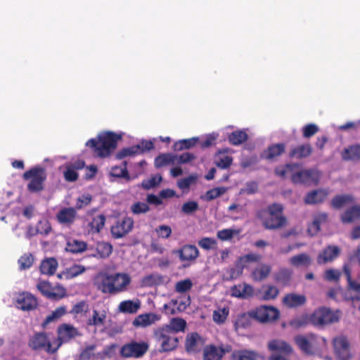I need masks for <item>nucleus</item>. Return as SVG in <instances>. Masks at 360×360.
<instances>
[{"instance_id": "obj_1", "label": "nucleus", "mask_w": 360, "mask_h": 360, "mask_svg": "<svg viewBox=\"0 0 360 360\" xmlns=\"http://www.w3.org/2000/svg\"><path fill=\"white\" fill-rule=\"evenodd\" d=\"M283 206L279 203H272L266 208L257 211L256 217L267 230H276L285 226L286 218L283 214Z\"/></svg>"}, {"instance_id": "obj_2", "label": "nucleus", "mask_w": 360, "mask_h": 360, "mask_svg": "<svg viewBox=\"0 0 360 360\" xmlns=\"http://www.w3.org/2000/svg\"><path fill=\"white\" fill-rule=\"evenodd\" d=\"M130 283L131 278L126 273H105L99 276L96 284L103 293L116 295L125 291Z\"/></svg>"}, {"instance_id": "obj_3", "label": "nucleus", "mask_w": 360, "mask_h": 360, "mask_svg": "<svg viewBox=\"0 0 360 360\" xmlns=\"http://www.w3.org/2000/svg\"><path fill=\"white\" fill-rule=\"evenodd\" d=\"M122 139V136L112 131H107L98 135L97 139H91L86 146L89 147L94 155L99 158H107L117 148V141Z\"/></svg>"}, {"instance_id": "obj_4", "label": "nucleus", "mask_w": 360, "mask_h": 360, "mask_svg": "<svg viewBox=\"0 0 360 360\" xmlns=\"http://www.w3.org/2000/svg\"><path fill=\"white\" fill-rule=\"evenodd\" d=\"M22 178L29 180L27 190L30 193H38L44 190V183L46 179V169L40 166L32 167L26 171Z\"/></svg>"}, {"instance_id": "obj_5", "label": "nucleus", "mask_w": 360, "mask_h": 360, "mask_svg": "<svg viewBox=\"0 0 360 360\" xmlns=\"http://www.w3.org/2000/svg\"><path fill=\"white\" fill-rule=\"evenodd\" d=\"M340 314L339 310L333 311L328 307H321L311 314L309 319L314 326H323L338 323L340 318Z\"/></svg>"}, {"instance_id": "obj_6", "label": "nucleus", "mask_w": 360, "mask_h": 360, "mask_svg": "<svg viewBox=\"0 0 360 360\" xmlns=\"http://www.w3.org/2000/svg\"><path fill=\"white\" fill-rule=\"evenodd\" d=\"M148 349L149 344L147 342L132 340L120 347V356L123 359H140Z\"/></svg>"}, {"instance_id": "obj_7", "label": "nucleus", "mask_w": 360, "mask_h": 360, "mask_svg": "<svg viewBox=\"0 0 360 360\" xmlns=\"http://www.w3.org/2000/svg\"><path fill=\"white\" fill-rule=\"evenodd\" d=\"M153 335L160 344V352H172L178 347L179 338L174 337L167 328L159 327L154 330Z\"/></svg>"}, {"instance_id": "obj_8", "label": "nucleus", "mask_w": 360, "mask_h": 360, "mask_svg": "<svg viewBox=\"0 0 360 360\" xmlns=\"http://www.w3.org/2000/svg\"><path fill=\"white\" fill-rule=\"evenodd\" d=\"M253 319L260 323L276 321L280 316L279 310L273 306L261 305L251 310Z\"/></svg>"}, {"instance_id": "obj_9", "label": "nucleus", "mask_w": 360, "mask_h": 360, "mask_svg": "<svg viewBox=\"0 0 360 360\" xmlns=\"http://www.w3.org/2000/svg\"><path fill=\"white\" fill-rule=\"evenodd\" d=\"M37 288L44 296L50 300H59L66 295V290L63 287H53L47 281H39Z\"/></svg>"}, {"instance_id": "obj_10", "label": "nucleus", "mask_w": 360, "mask_h": 360, "mask_svg": "<svg viewBox=\"0 0 360 360\" xmlns=\"http://www.w3.org/2000/svg\"><path fill=\"white\" fill-rule=\"evenodd\" d=\"M60 345L61 342H58L57 347L53 348L51 343L44 333H36L30 341V346L34 350L44 349L46 352L50 354L56 352Z\"/></svg>"}, {"instance_id": "obj_11", "label": "nucleus", "mask_w": 360, "mask_h": 360, "mask_svg": "<svg viewBox=\"0 0 360 360\" xmlns=\"http://www.w3.org/2000/svg\"><path fill=\"white\" fill-rule=\"evenodd\" d=\"M134 227V220L129 217H124L117 220L111 227V233L115 238H120L129 233Z\"/></svg>"}, {"instance_id": "obj_12", "label": "nucleus", "mask_w": 360, "mask_h": 360, "mask_svg": "<svg viewBox=\"0 0 360 360\" xmlns=\"http://www.w3.org/2000/svg\"><path fill=\"white\" fill-rule=\"evenodd\" d=\"M333 348L336 355L341 360H349L351 359L350 345L347 338L345 335H340L333 339Z\"/></svg>"}, {"instance_id": "obj_13", "label": "nucleus", "mask_w": 360, "mask_h": 360, "mask_svg": "<svg viewBox=\"0 0 360 360\" xmlns=\"http://www.w3.org/2000/svg\"><path fill=\"white\" fill-rule=\"evenodd\" d=\"M205 341L198 333H188L184 343L186 351L189 354L199 353L204 347Z\"/></svg>"}, {"instance_id": "obj_14", "label": "nucleus", "mask_w": 360, "mask_h": 360, "mask_svg": "<svg viewBox=\"0 0 360 360\" xmlns=\"http://www.w3.org/2000/svg\"><path fill=\"white\" fill-rule=\"evenodd\" d=\"M319 179V174L317 171L309 169L297 172L291 176V181L294 184H309L317 183Z\"/></svg>"}, {"instance_id": "obj_15", "label": "nucleus", "mask_w": 360, "mask_h": 360, "mask_svg": "<svg viewBox=\"0 0 360 360\" xmlns=\"http://www.w3.org/2000/svg\"><path fill=\"white\" fill-rule=\"evenodd\" d=\"M17 307L22 311H32L38 306L37 299L28 292L20 293L16 299Z\"/></svg>"}, {"instance_id": "obj_16", "label": "nucleus", "mask_w": 360, "mask_h": 360, "mask_svg": "<svg viewBox=\"0 0 360 360\" xmlns=\"http://www.w3.org/2000/svg\"><path fill=\"white\" fill-rule=\"evenodd\" d=\"M77 217V211L73 207H63L56 214L58 222L65 226L71 227Z\"/></svg>"}, {"instance_id": "obj_17", "label": "nucleus", "mask_w": 360, "mask_h": 360, "mask_svg": "<svg viewBox=\"0 0 360 360\" xmlns=\"http://www.w3.org/2000/svg\"><path fill=\"white\" fill-rule=\"evenodd\" d=\"M313 152V148L309 143L292 146L289 150L288 156L291 159L302 160L309 157Z\"/></svg>"}, {"instance_id": "obj_18", "label": "nucleus", "mask_w": 360, "mask_h": 360, "mask_svg": "<svg viewBox=\"0 0 360 360\" xmlns=\"http://www.w3.org/2000/svg\"><path fill=\"white\" fill-rule=\"evenodd\" d=\"M231 347H217L214 345H207L204 348L203 360H221L223 356L230 352Z\"/></svg>"}, {"instance_id": "obj_19", "label": "nucleus", "mask_w": 360, "mask_h": 360, "mask_svg": "<svg viewBox=\"0 0 360 360\" xmlns=\"http://www.w3.org/2000/svg\"><path fill=\"white\" fill-rule=\"evenodd\" d=\"M79 335L77 328L72 325L63 323L58 328V340L59 342H67Z\"/></svg>"}, {"instance_id": "obj_20", "label": "nucleus", "mask_w": 360, "mask_h": 360, "mask_svg": "<svg viewBox=\"0 0 360 360\" xmlns=\"http://www.w3.org/2000/svg\"><path fill=\"white\" fill-rule=\"evenodd\" d=\"M315 339V335L311 333L308 334L307 336L297 335L294 338L295 344L302 352L307 354L313 353L312 342L314 341Z\"/></svg>"}, {"instance_id": "obj_21", "label": "nucleus", "mask_w": 360, "mask_h": 360, "mask_svg": "<svg viewBox=\"0 0 360 360\" xmlns=\"http://www.w3.org/2000/svg\"><path fill=\"white\" fill-rule=\"evenodd\" d=\"M340 253L338 246L328 245L319 255L317 262L319 264H326L337 258Z\"/></svg>"}, {"instance_id": "obj_22", "label": "nucleus", "mask_w": 360, "mask_h": 360, "mask_svg": "<svg viewBox=\"0 0 360 360\" xmlns=\"http://www.w3.org/2000/svg\"><path fill=\"white\" fill-rule=\"evenodd\" d=\"M253 287L246 283L235 285L231 288V295L235 297L247 299L253 296Z\"/></svg>"}, {"instance_id": "obj_23", "label": "nucleus", "mask_w": 360, "mask_h": 360, "mask_svg": "<svg viewBox=\"0 0 360 360\" xmlns=\"http://www.w3.org/2000/svg\"><path fill=\"white\" fill-rule=\"evenodd\" d=\"M181 262H192L199 256V251L196 246L193 245H184L181 249L176 250Z\"/></svg>"}, {"instance_id": "obj_24", "label": "nucleus", "mask_w": 360, "mask_h": 360, "mask_svg": "<svg viewBox=\"0 0 360 360\" xmlns=\"http://www.w3.org/2000/svg\"><path fill=\"white\" fill-rule=\"evenodd\" d=\"M344 272L347 277L348 290L354 293L352 300L360 301V277L357 279H352L350 270L346 266L344 267Z\"/></svg>"}, {"instance_id": "obj_25", "label": "nucleus", "mask_w": 360, "mask_h": 360, "mask_svg": "<svg viewBox=\"0 0 360 360\" xmlns=\"http://www.w3.org/2000/svg\"><path fill=\"white\" fill-rule=\"evenodd\" d=\"M328 195V191L325 189L313 190L307 193L304 202L307 205H316L322 203Z\"/></svg>"}, {"instance_id": "obj_26", "label": "nucleus", "mask_w": 360, "mask_h": 360, "mask_svg": "<svg viewBox=\"0 0 360 360\" xmlns=\"http://www.w3.org/2000/svg\"><path fill=\"white\" fill-rule=\"evenodd\" d=\"M51 231V226L48 221H39L36 228L32 226H28L26 237L30 239L38 233L47 236Z\"/></svg>"}, {"instance_id": "obj_27", "label": "nucleus", "mask_w": 360, "mask_h": 360, "mask_svg": "<svg viewBox=\"0 0 360 360\" xmlns=\"http://www.w3.org/2000/svg\"><path fill=\"white\" fill-rule=\"evenodd\" d=\"M358 219H360V204L350 207L340 214V220L343 224H350Z\"/></svg>"}, {"instance_id": "obj_28", "label": "nucleus", "mask_w": 360, "mask_h": 360, "mask_svg": "<svg viewBox=\"0 0 360 360\" xmlns=\"http://www.w3.org/2000/svg\"><path fill=\"white\" fill-rule=\"evenodd\" d=\"M306 302V297L303 295L289 293L283 298V304L288 308H295L302 306Z\"/></svg>"}, {"instance_id": "obj_29", "label": "nucleus", "mask_w": 360, "mask_h": 360, "mask_svg": "<svg viewBox=\"0 0 360 360\" xmlns=\"http://www.w3.org/2000/svg\"><path fill=\"white\" fill-rule=\"evenodd\" d=\"M271 271V266L269 264L262 263L252 270L251 278L257 282L262 281L269 276Z\"/></svg>"}, {"instance_id": "obj_30", "label": "nucleus", "mask_w": 360, "mask_h": 360, "mask_svg": "<svg viewBox=\"0 0 360 360\" xmlns=\"http://www.w3.org/2000/svg\"><path fill=\"white\" fill-rule=\"evenodd\" d=\"M159 319V317L155 314H144L139 315L133 321V325L136 327H148L153 324Z\"/></svg>"}, {"instance_id": "obj_31", "label": "nucleus", "mask_w": 360, "mask_h": 360, "mask_svg": "<svg viewBox=\"0 0 360 360\" xmlns=\"http://www.w3.org/2000/svg\"><path fill=\"white\" fill-rule=\"evenodd\" d=\"M354 202V198L350 194L336 195L330 202V205L335 210H340L348 204H352Z\"/></svg>"}, {"instance_id": "obj_32", "label": "nucleus", "mask_w": 360, "mask_h": 360, "mask_svg": "<svg viewBox=\"0 0 360 360\" xmlns=\"http://www.w3.org/2000/svg\"><path fill=\"white\" fill-rule=\"evenodd\" d=\"M268 348L271 351H276L290 354L292 352V348L288 342L281 340H272L268 343Z\"/></svg>"}, {"instance_id": "obj_33", "label": "nucleus", "mask_w": 360, "mask_h": 360, "mask_svg": "<svg viewBox=\"0 0 360 360\" xmlns=\"http://www.w3.org/2000/svg\"><path fill=\"white\" fill-rule=\"evenodd\" d=\"M342 158L344 160L360 161V145H352L345 148Z\"/></svg>"}, {"instance_id": "obj_34", "label": "nucleus", "mask_w": 360, "mask_h": 360, "mask_svg": "<svg viewBox=\"0 0 360 360\" xmlns=\"http://www.w3.org/2000/svg\"><path fill=\"white\" fill-rule=\"evenodd\" d=\"M285 149L284 143H276L269 146L264 152V156L266 160H272L276 157L281 155Z\"/></svg>"}, {"instance_id": "obj_35", "label": "nucleus", "mask_w": 360, "mask_h": 360, "mask_svg": "<svg viewBox=\"0 0 360 360\" xmlns=\"http://www.w3.org/2000/svg\"><path fill=\"white\" fill-rule=\"evenodd\" d=\"M87 248L86 243L76 239H70L65 246L67 252L78 254L84 252Z\"/></svg>"}, {"instance_id": "obj_36", "label": "nucleus", "mask_w": 360, "mask_h": 360, "mask_svg": "<svg viewBox=\"0 0 360 360\" xmlns=\"http://www.w3.org/2000/svg\"><path fill=\"white\" fill-rule=\"evenodd\" d=\"M162 327L169 328L170 333L175 334L185 330L186 322L181 318H172L169 324L163 325Z\"/></svg>"}, {"instance_id": "obj_37", "label": "nucleus", "mask_w": 360, "mask_h": 360, "mask_svg": "<svg viewBox=\"0 0 360 360\" xmlns=\"http://www.w3.org/2000/svg\"><path fill=\"white\" fill-rule=\"evenodd\" d=\"M57 267V260L54 258H49L41 262L39 268L41 274L53 275L56 273Z\"/></svg>"}, {"instance_id": "obj_38", "label": "nucleus", "mask_w": 360, "mask_h": 360, "mask_svg": "<svg viewBox=\"0 0 360 360\" xmlns=\"http://www.w3.org/2000/svg\"><path fill=\"white\" fill-rule=\"evenodd\" d=\"M292 275V270L287 268H281L274 274V280L276 283L283 285L289 284Z\"/></svg>"}, {"instance_id": "obj_39", "label": "nucleus", "mask_w": 360, "mask_h": 360, "mask_svg": "<svg viewBox=\"0 0 360 360\" xmlns=\"http://www.w3.org/2000/svg\"><path fill=\"white\" fill-rule=\"evenodd\" d=\"M177 156L171 153H163L155 158L154 165L156 168H160L175 162Z\"/></svg>"}, {"instance_id": "obj_40", "label": "nucleus", "mask_w": 360, "mask_h": 360, "mask_svg": "<svg viewBox=\"0 0 360 360\" xmlns=\"http://www.w3.org/2000/svg\"><path fill=\"white\" fill-rule=\"evenodd\" d=\"M253 317L251 314V310L247 313L239 314L234 322V326L236 330L239 328H247L251 326Z\"/></svg>"}, {"instance_id": "obj_41", "label": "nucleus", "mask_w": 360, "mask_h": 360, "mask_svg": "<svg viewBox=\"0 0 360 360\" xmlns=\"http://www.w3.org/2000/svg\"><path fill=\"white\" fill-rule=\"evenodd\" d=\"M106 221L105 216L103 214L94 216L89 223L88 226L94 233H98L104 227Z\"/></svg>"}, {"instance_id": "obj_42", "label": "nucleus", "mask_w": 360, "mask_h": 360, "mask_svg": "<svg viewBox=\"0 0 360 360\" xmlns=\"http://www.w3.org/2000/svg\"><path fill=\"white\" fill-rule=\"evenodd\" d=\"M96 254H94V257L99 258H107L112 252V246L110 243L108 242H98L96 245Z\"/></svg>"}, {"instance_id": "obj_43", "label": "nucleus", "mask_w": 360, "mask_h": 360, "mask_svg": "<svg viewBox=\"0 0 360 360\" xmlns=\"http://www.w3.org/2000/svg\"><path fill=\"white\" fill-rule=\"evenodd\" d=\"M248 135L244 130H236L228 136L229 143L233 146H239L248 140Z\"/></svg>"}, {"instance_id": "obj_44", "label": "nucleus", "mask_w": 360, "mask_h": 360, "mask_svg": "<svg viewBox=\"0 0 360 360\" xmlns=\"http://www.w3.org/2000/svg\"><path fill=\"white\" fill-rule=\"evenodd\" d=\"M298 164L296 163H289L285 165H279L276 167L274 169V172L276 176L285 179L288 174H295L294 170L295 168L298 167Z\"/></svg>"}, {"instance_id": "obj_45", "label": "nucleus", "mask_w": 360, "mask_h": 360, "mask_svg": "<svg viewBox=\"0 0 360 360\" xmlns=\"http://www.w3.org/2000/svg\"><path fill=\"white\" fill-rule=\"evenodd\" d=\"M66 314V307L65 306H60L58 308H56L54 311L51 312V314L47 316L46 319L43 321L41 323V326L43 328H46L48 324H49L51 322L56 321L59 319H60L63 316H64Z\"/></svg>"}, {"instance_id": "obj_46", "label": "nucleus", "mask_w": 360, "mask_h": 360, "mask_svg": "<svg viewBox=\"0 0 360 360\" xmlns=\"http://www.w3.org/2000/svg\"><path fill=\"white\" fill-rule=\"evenodd\" d=\"M106 313L105 311L99 312L94 309L93 310L92 316L87 320L86 324L89 326H101L104 325Z\"/></svg>"}, {"instance_id": "obj_47", "label": "nucleus", "mask_w": 360, "mask_h": 360, "mask_svg": "<svg viewBox=\"0 0 360 360\" xmlns=\"http://www.w3.org/2000/svg\"><path fill=\"white\" fill-rule=\"evenodd\" d=\"M89 310V305L85 300H81L72 306L70 311V314H72L75 317L78 316H84Z\"/></svg>"}, {"instance_id": "obj_48", "label": "nucleus", "mask_w": 360, "mask_h": 360, "mask_svg": "<svg viewBox=\"0 0 360 360\" xmlns=\"http://www.w3.org/2000/svg\"><path fill=\"white\" fill-rule=\"evenodd\" d=\"M140 307L139 302H134L132 300H124L120 303V311L125 314H134Z\"/></svg>"}, {"instance_id": "obj_49", "label": "nucleus", "mask_w": 360, "mask_h": 360, "mask_svg": "<svg viewBox=\"0 0 360 360\" xmlns=\"http://www.w3.org/2000/svg\"><path fill=\"white\" fill-rule=\"evenodd\" d=\"M290 264L294 266H308L311 264V258L306 253H301L292 257L290 259Z\"/></svg>"}, {"instance_id": "obj_50", "label": "nucleus", "mask_w": 360, "mask_h": 360, "mask_svg": "<svg viewBox=\"0 0 360 360\" xmlns=\"http://www.w3.org/2000/svg\"><path fill=\"white\" fill-rule=\"evenodd\" d=\"M164 277L161 275L150 274L141 279V285L145 287H152L163 283Z\"/></svg>"}, {"instance_id": "obj_51", "label": "nucleus", "mask_w": 360, "mask_h": 360, "mask_svg": "<svg viewBox=\"0 0 360 360\" xmlns=\"http://www.w3.org/2000/svg\"><path fill=\"white\" fill-rule=\"evenodd\" d=\"M199 139L198 137H193L187 139L179 140L174 144V148L175 150H183L185 149H189L195 146L198 142Z\"/></svg>"}, {"instance_id": "obj_52", "label": "nucleus", "mask_w": 360, "mask_h": 360, "mask_svg": "<svg viewBox=\"0 0 360 360\" xmlns=\"http://www.w3.org/2000/svg\"><path fill=\"white\" fill-rule=\"evenodd\" d=\"M110 174L115 177L124 178L129 180L130 176L127 168V162H122L120 166L112 167L111 169Z\"/></svg>"}, {"instance_id": "obj_53", "label": "nucleus", "mask_w": 360, "mask_h": 360, "mask_svg": "<svg viewBox=\"0 0 360 360\" xmlns=\"http://www.w3.org/2000/svg\"><path fill=\"white\" fill-rule=\"evenodd\" d=\"M193 283L190 278L181 280L176 283L174 285V291L178 294H184L191 290Z\"/></svg>"}, {"instance_id": "obj_54", "label": "nucleus", "mask_w": 360, "mask_h": 360, "mask_svg": "<svg viewBox=\"0 0 360 360\" xmlns=\"http://www.w3.org/2000/svg\"><path fill=\"white\" fill-rule=\"evenodd\" d=\"M34 260V256L31 253H25L18 261L20 269L25 270L30 269L32 266Z\"/></svg>"}, {"instance_id": "obj_55", "label": "nucleus", "mask_w": 360, "mask_h": 360, "mask_svg": "<svg viewBox=\"0 0 360 360\" xmlns=\"http://www.w3.org/2000/svg\"><path fill=\"white\" fill-rule=\"evenodd\" d=\"M328 217V214L326 212L318 213L314 217L311 228L314 230L316 233L320 231V227L321 224L327 222Z\"/></svg>"}, {"instance_id": "obj_56", "label": "nucleus", "mask_w": 360, "mask_h": 360, "mask_svg": "<svg viewBox=\"0 0 360 360\" xmlns=\"http://www.w3.org/2000/svg\"><path fill=\"white\" fill-rule=\"evenodd\" d=\"M96 345H89L81 350L79 360H94Z\"/></svg>"}, {"instance_id": "obj_57", "label": "nucleus", "mask_w": 360, "mask_h": 360, "mask_svg": "<svg viewBox=\"0 0 360 360\" xmlns=\"http://www.w3.org/2000/svg\"><path fill=\"white\" fill-rule=\"evenodd\" d=\"M261 259V256L255 253H250L240 257L238 261V266H240L242 269L246 266L248 263L255 262Z\"/></svg>"}, {"instance_id": "obj_58", "label": "nucleus", "mask_w": 360, "mask_h": 360, "mask_svg": "<svg viewBox=\"0 0 360 360\" xmlns=\"http://www.w3.org/2000/svg\"><path fill=\"white\" fill-rule=\"evenodd\" d=\"M232 162L231 156L219 153L216 158L215 165L221 169H227L231 165Z\"/></svg>"}, {"instance_id": "obj_59", "label": "nucleus", "mask_w": 360, "mask_h": 360, "mask_svg": "<svg viewBox=\"0 0 360 360\" xmlns=\"http://www.w3.org/2000/svg\"><path fill=\"white\" fill-rule=\"evenodd\" d=\"M278 293L279 290L277 287L268 285L265 287L262 297L264 300H274L277 297Z\"/></svg>"}, {"instance_id": "obj_60", "label": "nucleus", "mask_w": 360, "mask_h": 360, "mask_svg": "<svg viewBox=\"0 0 360 360\" xmlns=\"http://www.w3.org/2000/svg\"><path fill=\"white\" fill-rule=\"evenodd\" d=\"M150 210V207L148 203L143 202H136L131 205V212L134 214H146Z\"/></svg>"}, {"instance_id": "obj_61", "label": "nucleus", "mask_w": 360, "mask_h": 360, "mask_svg": "<svg viewBox=\"0 0 360 360\" xmlns=\"http://www.w3.org/2000/svg\"><path fill=\"white\" fill-rule=\"evenodd\" d=\"M162 177L160 174H155L150 176V178L146 180H143L142 181V186L145 189L148 190L158 186L162 181Z\"/></svg>"}, {"instance_id": "obj_62", "label": "nucleus", "mask_w": 360, "mask_h": 360, "mask_svg": "<svg viewBox=\"0 0 360 360\" xmlns=\"http://www.w3.org/2000/svg\"><path fill=\"white\" fill-rule=\"evenodd\" d=\"M139 146H132L131 147L122 148L121 150L117 153L116 158L117 160H122L128 156H134L137 155L139 151Z\"/></svg>"}, {"instance_id": "obj_63", "label": "nucleus", "mask_w": 360, "mask_h": 360, "mask_svg": "<svg viewBox=\"0 0 360 360\" xmlns=\"http://www.w3.org/2000/svg\"><path fill=\"white\" fill-rule=\"evenodd\" d=\"M86 269L80 264H73L66 269V277L68 278H75L85 271Z\"/></svg>"}, {"instance_id": "obj_64", "label": "nucleus", "mask_w": 360, "mask_h": 360, "mask_svg": "<svg viewBox=\"0 0 360 360\" xmlns=\"http://www.w3.org/2000/svg\"><path fill=\"white\" fill-rule=\"evenodd\" d=\"M92 200V196L89 194H84L82 196H79L76 201L75 210H82V208L89 205Z\"/></svg>"}]
</instances>
